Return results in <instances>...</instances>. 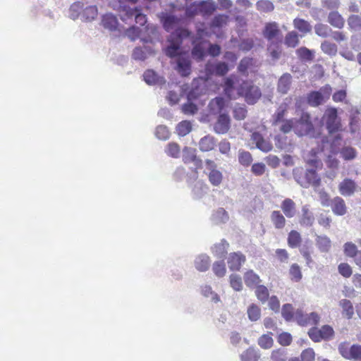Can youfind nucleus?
<instances>
[{"label": "nucleus", "mask_w": 361, "mask_h": 361, "mask_svg": "<svg viewBox=\"0 0 361 361\" xmlns=\"http://www.w3.org/2000/svg\"><path fill=\"white\" fill-rule=\"evenodd\" d=\"M252 140L256 147L264 152H268L272 149V145L268 140H264L259 133H253L251 135Z\"/></svg>", "instance_id": "a211bd4d"}, {"label": "nucleus", "mask_w": 361, "mask_h": 361, "mask_svg": "<svg viewBox=\"0 0 361 361\" xmlns=\"http://www.w3.org/2000/svg\"><path fill=\"white\" fill-rule=\"evenodd\" d=\"M328 22L334 27L341 29L344 26L345 20L337 11L330 12L328 16Z\"/></svg>", "instance_id": "473e14b6"}, {"label": "nucleus", "mask_w": 361, "mask_h": 361, "mask_svg": "<svg viewBox=\"0 0 361 361\" xmlns=\"http://www.w3.org/2000/svg\"><path fill=\"white\" fill-rule=\"evenodd\" d=\"M268 51L272 59L277 60L280 58L281 50L279 42H271L268 47Z\"/></svg>", "instance_id": "052dcab7"}, {"label": "nucleus", "mask_w": 361, "mask_h": 361, "mask_svg": "<svg viewBox=\"0 0 361 361\" xmlns=\"http://www.w3.org/2000/svg\"><path fill=\"white\" fill-rule=\"evenodd\" d=\"M294 126V132L298 136H314V128L309 114H302L300 119H295Z\"/></svg>", "instance_id": "0eeeda50"}, {"label": "nucleus", "mask_w": 361, "mask_h": 361, "mask_svg": "<svg viewBox=\"0 0 361 361\" xmlns=\"http://www.w3.org/2000/svg\"><path fill=\"white\" fill-rule=\"evenodd\" d=\"M255 293L257 298L262 302H266L269 298V290L266 286L262 285L256 286Z\"/></svg>", "instance_id": "e2e57ef3"}, {"label": "nucleus", "mask_w": 361, "mask_h": 361, "mask_svg": "<svg viewBox=\"0 0 361 361\" xmlns=\"http://www.w3.org/2000/svg\"><path fill=\"white\" fill-rule=\"evenodd\" d=\"M128 17H135V22L140 25H144L147 22L146 16L142 14L137 8H128L126 11Z\"/></svg>", "instance_id": "58836bf2"}, {"label": "nucleus", "mask_w": 361, "mask_h": 361, "mask_svg": "<svg viewBox=\"0 0 361 361\" xmlns=\"http://www.w3.org/2000/svg\"><path fill=\"white\" fill-rule=\"evenodd\" d=\"M102 25L105 29L114 31L116 30L118 23L115 16L111 13H106L102 16Z\"/></svg>", "instance_id": "c85d7f7f"}, {"label": "nucleus", "mask_w": 361, "mask_h": 361, "mask_svg": "<svg viewBox=\"0 0 361 361\" xmlns=\"http://www.w3.org/2000/svg\"><path fill=\"white\" fill-rule=\"evenodd\" d=\"M247 314L250 321L256 322L261 317V310L257 305L252 304L247 307Z\"/></svg>", "instance_id": "c03bdc74"}, {"label": "nucleus", "mask_w": 361, "mask_h": 361, "mask_svg": "<svg viewBox=\"0 0 361 361\" xmlns=\"http://www.w3.org/2000/svg\"><path fill=\"white\" fill-rule=\"evenodd\" d=\"M264 36L271 42H279L281 41L280 30L276 23H269L265 25L263 31Z\"/></svg>", "instance_id": "ddd939ff"}, {"label": "nucleus", "mask_w": 361, "mask_h": 361, "mask_svg": "<svg viewBox=\"0 0 361 361\" xmlns=\"http://www.w3.org/2000/svg\"><path fill=\"white\" fill-rule=\"evenodd\" d=\"M209 188L207 185L202 180H197L192 187V195L195 198H202L205 194L207 193Z\"/></svg>", "instance_id": "7c9ffc66"}, {"label": "nucleus", "mask_w": 361, "mask_h": 361, "mask_svg": "<svg viewBox=\"0 0 361 361\" xmlns=\"http://www.w3.org/2000/svg\"><path fill=\"white\" fill-rule=\"evenodd\" d=\"M214 131L218 134L226 133L230 128V118L225 114L219 115L216 123L214 125Z\"/></svg>", "instance_id": "dca6fc26"}, {"label": "nucleus", "mask_w": 361, "mask_h": 361, "mask_svg": "<svg viewBox=\"0 0 361 361\" xmlns=\"http://www.w3.org/2000/svg\"><path fill=\"white\" fill-rule=\"evenodd\" d=\"M201 294L207 298L210 299V300L213 302L217 303L220 301V297L219 295L212 290V288L209 285L202 286L200 288Z\"/></svg>", "instance_id": "f704fd0d"}, {"label": "nucleus", "mask_w": 361, "mask_h": 361, "mask_svg": "<svg viewBox=\"0 0 361 361\" xmlns=\"http://www.w3.org/2000/svg\"><path fill=\"white\" fill-rule=\"evenodd\" d=\"M300 224L306 227H310L314 222L313 213L310 210L308 205H304L302 207Z\"/></svg>", "instance_id": "aec40b11"}, {"label": "nucleus", "mask_w": 361, "mask_h": 361, "mask_svg": "<svg viewBox=\"0 0 361 361\" xmlns=\"http://www.w3.org/2000/svg\"><path fill=\"white\" fill-rule=\"evenodd\" d=\"M271 361H286L287 355L284 349H277L271 352Z\"/></svg>", "instance_id": "774afa93"}, {"label": "nucleus", "mask_w": 361, "mask_h": 361, "mask_svg": "<svg viewBox=\"0 0 361 361\" xmlns=\"http://www.w3.org/2000/svg\"><path fill=\"white\" fill-rule=\"evenodd\" d=\"M153 49L150 46L135 47L133 50L132 57L136 61H145L149 56L153 54Z\"/></svg>", "instance_id": "6ab92c4d"}, {"label": "nucleus", "mask_w": 361, "mask_h": 361, "mask_svg": "<svg viewBox=\"0 0 361 361\" xmlns=\"http://www.w3.org/2000/svg\"><path fill=\"white\" fill-rule=\"evenodd\" d=\"M180 40L169 45L166 49V54L174 59L176 69L182 76H188L191 72V61L190 54L183 51L180 47Z\"/></svg>", "instance_id": "f03ea898"}, {"label": "nucleus", "mask_w": 361, "mask_h": 361, "mask_svg": "<svg viewBox=\"0 0 361 361\" xmlns=\"http://www.w3.org/2000/svg\"><path fill=\"white\" fill-rule=\"evenodd\" d=\"M272 334H266L262 335L257 341L258 345L263 349H269L273 346L274 340L271 337Z\"/></svg>", "instance_id": "37998d69"}, {"label": "nucleus", "mask_w": 361, "mask_h": 361, "mask_svg": "<svg viewBox=\"0 0 361 361\" xmlns=\"http://www.w3.org/2000/svg\"><path fill=\"white\" fill-rule=\"evenodd\" d=\"M287 105L286 104H282L277 109L276 113L273 116L274 117V125H277L279 122L282 121L283 118L285 115V112L286 111Z\"/></svg>", "instance_id": "69168bd1"}, {"label": "nucleus", "mask_w": 361, "mask_h": 361, "mask_svg": "<svg viewBox=\"0 0 361 361\" xmlns=\"http://www.w3.org/2000/svg\"><path fill=\"white\" fill-rule=\"evenodd\" d=\"M204 42H199L196 39L192 40L193 48L191 54L195 60L200 61L203 60L206 55L205 48L204 47Z\"/></svg>", "instance_id": "b1692460"}, {"label": "nucleus", "mask_w": 361, "mask_h": 361, "mask_svg": "<svg viewBox=\"0 0 361 361\" xmlns=\"http://www.w3.org/2000/svg\"><path fill=\"white\" fill-rule=\"evenodd\" d=\"M215 224L225 223L228 220V214L223 208H219L212 215Z\"/></svg>", "instance_id": "a18cd8bd"}, {"label": "nucleus", "mask_w": 361, "mask_h": 361, "mask_svg": "<svg viewBox=\"0 0 361 361\" xmlns=\"http://www.w3.org/2000/svg\"><path fill=\"white\" fill-rule=\"evenodd\" d=\"M161 20L164 29L167 32H171L170 35V44L178 42H182L183 39L190 36V32L185 28L179 27L180 19L177 16L167 13H162Z\"/></svg>", "instance_id": "7ed1b4c3"}, {"label": "nucleus", "mask_w": 361, "mask_h": 361, "mask_svg": "<svg viewBox=\"0 0 361 361\" xmlns=\"http://www.w3.org/2000/svg\"><path fill=\"white\" fill-rule=\"evenodd\" d=\"M322 119L330 134L341 130V119L338 117L336 109L328 108L325 111Z\"/></svg>", "instance_id": "6e6552de"}, {"label": "nucleus", "mask_w": 361, "mask_h": 361, "mask_svg": "<svg viewBox=\"0 0 361 361\" xmlns=\"http://www.w3.org/2000/svg\"><path fill=\"white\" fill-rule=\"evenodd\" d=\"M204 173L207 176L209 182L212 186L219 187L223 182L224 175L222 171L218 169L217 164L212 160L207 159L204 164Z\"/></svg>", "instance_id": "39448f33"}, {"label": "nucleus", "mask_w": 361, "mask_h": 361, "mask_svg": "<svg viewBox=\"0 0 361 361\" xmlns=\"http://www.w3.org/2000/svg\"><path fill=\"white\" fill-rule=\"evenodd\" d=\"M143 80L149 85H161L165 83L164 78L152 69H148L144 72Z\"/></svg>", "instance_id": "f3484780"}, {"label": "nucleus", "mask_w": 361, "mask_h": 361, "mask_svg": "<svg viewBox=\"0 0 361 361\" xmlns=\"http://www.w3.org/2000/svg\"><path fill=\"white\" fill-rule=\"evenodd\" d=\"M230 285L232 288L235 291H240L243 288V283L241 277L238 275L233 274L230 276Z\"/></svg>", "instance_id": "13d9d810"}, {"label": "nucleus", "mask_w": 361, "mask_h": 361, "mask_svg": "<svg viewBox=\"0 0 361 361\" xmlns=\"http://www.w3.org/2000/svg\"><path fill=\"white\" fill-rule=\"evenodd\" d=\"M208 107L212 114H221L225 107V101L222 97H217L210 101Z\"/></svg>", "instance_id": "393cba45"}, {"label": "nucleus", "mask_w": 361, "mask_h": 361, "mask_svg": "<svg viewBox=\"0 0 361 361\" xmlns=\"http://www.w3.org/2000/svg\"><path fill=\"white\" fill-rule=\"evenodd\" d=\"M145 29L148 32V37H142L141 33L142 30L135 26H133L126 30V35L131 40H135V39L140 37L143 42H152L154 39L158 37V33L157 28L153 26L147 25Z\"/></svg>", "instance_id": "423d86ee"}, {"label": "nucleus", "mask_w": 361, "mask_h": 361, "mask_svg": "<svg viewBox=\"0 0 361 361\" xmlns=\"http://www.w3.org/2000/svg\"><path fill=\"white\" fill-rule=\"evenodd\" d=\"M331 92L329 86L321 88L319 91H313L307 95V103L312 106H318L329 98Z\"/></svg>", "instance_id": "1a4fd4ad"}, {"label": "nucleus", "mask_w": 361, "mask_h": 361, "mask_svg": "<svg viewBox=\"0 0 361 361\" xmlns=\"http://www.w3.org/2000/svg\"><path fill=\"white\" fill-rule=\"evenodd\" d=\"M197 14H200V1H195L186 8L185 15L188 17H192Z\"/></svg>", "instance_id": "338daca9"}, {"label": "nucleus", "mask_w": 361, "mask_h": 361, "mask_svg": "<svg viewBox=\"0 0 361 361\" xmlns=\"http://www.w3.org/2000/svg\"><path fill=\"white\" fill-rule=\"evenodd\" d=\"M240 357L241 361H258L260 357V353L258 350L253 347H250L242 353Z\"/></svg>", "instance_id": "2f4dec72"}, {"label": "nucleus", "mask_w": 361, "mask_h": 361, "mask_svg": "<svg viewBox=\"0 0 361 361\" xmlns=\"http://www.w3.org/2000/svg\"><path fill=\"white\" fill-rule=\"evenodd\" d=\"M341 154L345 160H352L356 157L357 152L352 147H345L341 150Z\"/></svg>", "instance_id": "0e129e2a"}, {"label": "nucleus", "mask_w": 361, "mask_h": 361, "mask_svg": "<svg viewBox=\"0 0 361 361\" xmlns=\"http://www.w3.org/2000/svg\"><path fill=\"white\" fill-rule=\"evenodd\" d=\"M293 25L297 30L303 33L309 32L312 30L310 24L303 19L295 18L293 20Z\"/></svg>", "instance_id": "de8ad7c7"}, {"label": "nucleus", "mask_w": 361, "mask_h": 361, "mask_svg": "<svg viewBox=\"0 0 361 361\" xmlns=\"http://www.w3.org/2000/svg\"><path fill=\"white\" fill-rule=\"evenodd\" d=\"M317 245L322 252H328L331 247V240L326 235H318Z\"/></svg>", "instance_id": "49530a36"}, {"label": "nucleus", "mask_w": 361, "mask_h": 361, "mask_svg": "<svg viewBox=\"0 0 361 361\" xmlns=\"http://www.w3.org/2000/svg\"><path fill=\"white\" fill-rule=\"evenodd\" d=\"M271 220L276 228H283L286 224V219L279 211H274L271 215Z\"/></svg>", "instance_id": "ea45409f"}, {"label": "nucleus", "mask_w": 361, "mask_h": 361, "mask_svg": "<svg viewBox=\"0 0 361 361\" xmlns=\"http://www.w3.org/2000/svg\"><path fill=\"white\" fill-rule=\"evenodd\" d=\"M315 33L322 37H327L331 32V28L325 24L317 23L314 26Z\"/></svg>", "instance_id": "3c124183"}, {"label": "nucleus", "mask_w": 361, "mask_h": 361, "mask_svg": "<svg viewBox=\"0 0 361 361\" xmlns=\"http://www.w3.org/2000/svg\"><path fill=\"white\" fill-rule=\"evenodd\" d=\"M339 305L342 308V314L347 319H350L354 314V308L352 302L346 299H342L339 302Z\"/></svg>", "instance_id": "e433bc0d"}, {"label": "nucleus", "mask_w": 361, "mask_h": 361, "mask_svg": "<svg viewBox=\"0 0 361 361\" xmlns=\"http://www.w3.org/2000/svg\"><path fill=\"white\" fill-rule=\"evenodd\" d=\"M98 15V10L95 6H90L86 7L82 13L83 20L92 21L94 20Z\"/></svg>", "instance_id": "a19ab883"}, {"label": "nucleus", "mask_w": 361, "mask_h": 361, "mask_svg": "<svg viewBox=\"0 0 361 361\" xmlns=\"http://www.w3.org/2000/svg\"><path fill=\"white\" fill-rule=\"evenodd\" d=\"M348 25L353 30H361V17L357 15L350 16L348 19Z\"/></svg>", "instance_id": "5fc2aeb1"}, {"label": "nucleus", "mask_w": 361, "mask_h": 361, "mask_svg": "<svg viewBox=\"0 0 361 361\" xmlns=\"http://www.w3.org/2000/svg\"><path fill=\"white\" fill-rule=\"evenodd\" d=\"M216 146V140L212 135L202 137L199 142V147L202 152H209Z\"/></svg>", "instance_id": "c756f323"}, {"label": "nucleus", "mask_w": 361, "mask_h": 361, "mask_svg": "<svg viewBox=\"0 0 361 361\" xmlns=\"http://www.w3.org/2000/svg\"><path fill=\"white\" fill-rule=\"evenodd\" d=\"M229 16L226 14H218L215 16L210 23V27L214 31L216 29L225 27L228 23Z\"/></svg>", "instance_id": "cd10ccee"}, {"label": "nucleus", "mask_w": 361, "mask_h": 361, "mask_svg": "<svg viewBox=\"0 0 361 361\" xmlns=\"http://www.w3.org/2000/svg\"><path fill=\"white\" fill-rule=\"evenodd\" d=\"M194 265L197 271L201 272L206 271L210 266L209 257L205 254L197 255L194 260Z\"/></svg>", "instance_id": "5701e85b"}, {"label": "nucleus", "mask_w": 361, "mask_h": 361, "mask_svg": "<svg viewBox=\"0 0 361 361\" xmlns=\"http://www.w3.org/2000/svg\"><path fill=\"white\" fill-rule=\"evenodd\" d=\"M292 84V76L290 73L283 74L279 79L277 90L281 94H286Z\"/></svg>", "instance_id": "412c9836"}, {"label": "nucleus", "mask_w": 361, "mask_h": 361, "mask_svg": "<svg viewBox=\"0 0 361 361\" xmlns=\"http://www.w3.org/2000/svg\"><path fill=\"white\" fill-rule=\"evenodd\" d=\"M305 160L306 163L314 169H318L322 166L320 160L317 157L316 153L314 150L305 156Z\"/></svg>", "instance_id": "09e8293b"}, {"label": "nucleus", "mask_w": 361, "mask_h": 361, "mask_svg": "<svg viewBox=\"0 0 361 361\" xmlns=\"http://www.w3.org/2000/svg\"><path fill=\"white\" fill-rule=\"evenodd\" d=\"M328 200H322V204L324 206H329V204L327 202ZM330 206L332 212L338 216H343L347 212L345 203L344 200L340 197H334L331 201Z\"/></svg>", "instance_id": "f8f14e48"}, {"label": "nucleus", "mask_w": 361, "mask_h": 361, "mask_svg": "<svg viewBox=\"0 0 361 361\" xmlns=\"http://www.w3.org/2000/svg\"><path fill=\"white\" fill-rule=\"evenodd\" d=\"M200 14L203 16H211L216 9L217 5L214 0L200 1Z\"/></svg>", "instance_id": "bb28decb"}, {"label": "nucleus", "mask_w": 361, "mask_h": 361, "mask_svg": "<svg viewBox=\"0 0 361 361\" xmlns=\"http://www.w3.org/2000/svg\"><path fill=\"white\" fill-rule=\"evenodd\" d=\"M293 306L290 304H285L282 307L281 314L285 320L289 322L295 320V312H293Z\"/></svg>", "instance_id": "4d7b16f0"}, {"label": "nucleus", "mask_w": 361, "mask_h": 361, "mask_svg": "<svg viewBox=\"0 0 361 361\" xmlns=\"http://www.w3.org/2000/svg\"><path fill=\"white\" fill-rule=\"evenodd\" d=\"M256 8L259 12L269 13L274 9V6L269 0H259L256 3Z\"/></svg>", "instance_id": "8fccbe9b"}, {"label": "nucleus", "mask_w": 361, "mask_h": 361, "mask_svg": "<svg viewBox=\"0 0 361 361\" xmlns=\"http://www.w3.org/2000/svg\"><path fill=\"white\" fill-rule=\"evenodd\" d=\"M238 161L240 164L247 166L252 161V157L251 154L249 152H246L244 150H239L238 152Z\"/></svg>", "instance_id": "bf43d9fd"}, {"label": "nucleus", "mask_w": 361, "mask_h": 361, "mask_svg": "<svg viewBox=\"0 0 361 361\" xmlns=\"http://www.w3.org/2000/svg\"><path fill=\"white\" fill-rule=\"evenodd\" d=\"M224 93L230 99L244 96L249 104H255L262 96L260 89L250 81H245L238 75H231L224 81Z\"/></svg>", "instance_id": "f257e3e1"}, {"label": "nucleus", "mask_w": 361, "mask_h": 361, "mask_svg": "<svg viewBox=\"0 0 361 361\" xmlns=\"http://www.w3.org/2000/svg\"><path fill=\"white\" fill-rule=\"evenodd\" d=\"M164 152L169 157L176 159L180 157V149L177 143L171 142L167 144Z\"/></svg>", "instance_id": "79ce46f5"}, {"label": "nucleus", "mask_w": 361, "mask_h": 361, "mask_svg": "<svg viewBox=\"0 0 361 361\" xmlns=\"http://www.w3.org/2000/svg\"><path fill=\"white\" fill-rule=\"evenodd\" d=\"M244 281L247 286L255 287L259 286L261 280L259 276L252 270L247 271L244 275Z\"/></svg>", "instance_id": "c9c22d12"}, {"label": "nucleus", "mask_w": 361, "mask_h": 361, "mask_svg": "<svg viewBox=\"0 0 361 361\" xmlns=\"http://www.w3.org/2000/svg\"><path fill=\"white\" fill-rule=\"evenodd\" d=\"M341 355L345 359L360 360H361V345H353L349 347L348 343H341L338 346Z\"/></svg>", "instance_id": "9d476101"}, {"label": "nucleus", "mask_w": 361, "mask_h": 361, "mask_svg": "<svg viewBox=\"0 0 361 361\" xmlns=\"http://www.w3.org/2000/svg\"><path fill=\"white\" fill-rule=\"evenodd\" d=\"M192 130V125L190 121H183L176 126V131L178 135L185 136L188 135Z\"/></svg>", "instance_id": "603ef678"}, {"label": "nucleus", "mask_w": 361, "mask_h": 361, "mask_svg": "<svg viewBox=\"0 0 361 361\" xmlns=\"http://www.w3.org/2000/svg\"><path fill=\"white\" fill-rule=\"evenodd\" d=\"M245 261V257L241 252H232L228 258V265L231 270L238 271Z\"/></svg>", "instance_id": "2eb2a0df"}, {"label": "nucleus", "mask_w": 361, "mask_h": 361, "mask_svg": "<svg viewBox=\"0 0 361 361\" xmlns=\"http://www.w3.org/2000/svg\"><path fill=\"white\" fill-rule=\"evenodd\" d=\"M293 178L295 181L303 188L310 185L318 186L321 179L316 172V169H308L304 173L302 168H295L293 171Z\"/></svg>", "instance_id": "20e7f679"}, {"label": "nucleus", "mask_w": 361, "mask_h": 361, "mask_svg": "<svg viewBox=\"0 0 361 361\" xmlns=\"http://www.w3.org/2000/svg\"><path fill=\"white\" fill-rule=\"evenodd\" d=\"M193 97V92H190L188 95V102L181 106V111L185 115H194L198 110L197 106L190 102Z\"/></svg>", "instance_id": "72a5a7b5"}, {"label": "nucleus", "mask_w": 361, "mask_h": 361, "mask_svg": "<svg viewBox=\"0 0 361 361\" xmlns=\"http://www.w3.org/2000/svg\"><path fill=\"white\" fill-rule=\"evenodd\" d=\"M321 49L325 54L334 56L337 53V46L331 42L324 41L321 44Z\"/></svg>", "instance_id": "6e6d98bb"}, {"label": "nucleus", "mask_w": 361, "mask_h": 361, "mask_svg": "<svg viewBox=\"0 0 361 361\" xmlns=\"http://www.w3.org/2000/svg\"><path fill=\"white\" fill-rule=\"evenodd\" d=\"M320 319V317L316 312L310 314H304L303 311L298 309L295 312V320L300 326L317 325Z\"/></svg>", "instance_id": "9b49d317"}, {"label": "nucleus", "mask_w": 361, "mask_h": 361, "mask_svg": "<svg viewBox=\"0 0 361 361\" xmlns=\"http://www.w3.org/2000/svg\"><path fill=\"white\" fill-rule=\"evenodd\" d=\"M299 42L297 32L293 31L288 32L285 38V44L289 47H295Z\"/></svg>", "instance_id": "680f3d73"}, {"label": "nucleus", "mask_w": 361, "mask_h": 361, "mask_svg": "<svg viewBox=\"0 0 361 361\" xmlns=\"http://www.w3.org/2000/svg\"><path fill=\"white\" fill-rule=\"evenodd\" d=\"M154 135L159 140H166L170 137V131L166 126L159 125L156 128Z\"/></svg>", "instance_id": "864d4df0"}, {"label": "nucleus", "mask_w": 361, "mask_h": 361, "mask_svg": "<svg viewBox=\"0 0 361 361\" xmlns=\"http://www.w3.org/2000/svg\"><path fill=\"white\" fill-rule=\"evenodd\" d=\"M228 247V243L225 240H221L220 243L215 244L212 247V252L216 257L222 258L227 252Z\"/></svg>", "instance_id": "4c0bfd02"}, {"label": "nucleus", "mask_w": 361, "mask_h": 361, "mask_svg": "<svg viewBox=\"0 0 361 361\" xmlns=\"http://www.w3.org/2000/svg\"><path fill=\"white\" fill-rule=\"evenodd\" d=\"M356 188L355 183L349 178L344 179L339 184V192L342 195L350 196L352 195Z\"/></svg>", "instance_id": "4be33fe9"}, {"label": "nucleus", "mask_w": 361, "mask_h": 361, "mask_svg": "<svg viewBox=\"0 0 361 361\" xmlns=\"http://www.w3.org/2000/svg\"><path fill=\"white\" fill-rule=\"evenodd\" d=\"M281 208L288 218L293 217L296 214L295 203L290 198H286L281 204Z\"/></svg>", "instance_id": "a878e982"}, {"label": "nucleus", "mask_w": 361, "mask_h": 361, "mask_svg": "<svg viewBox=\"0 0 361 361\" xmlns=\"http://www.w3.org/2000/svg\"><path fill=\"white\" fill-rule=\"evenodd\" d=\"M183 161L185 164L193 163L197 168L203 165L202 161L196 155V149L189 147L183 149Z\"/></svg>", "instance_id": "4468645a"}]
</instances>
